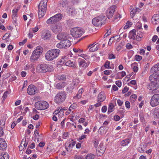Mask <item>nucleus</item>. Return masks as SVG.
Here are the masks:
<instances>
[{
  "instance_id": "nucleus-1",
  "label": "nucleus",
  "mask_w": 159,
  "mask_h": 159,
  "mask_svg": "<svg viewBox=\"0 0 159 159\" xmlns=\"http://www.w3.org/2000/svg\"><path fill=\"white\" fill-rule=\"evenodd\" d=\"M60 50L58 49H53L48 51L45 55L46 59L51 61L56 58L59 56Z\"/></svg>"
},
{
  "instance_id": "nucleus-2",
  "label": "nucleus",
  "mask_w": 159,
  "mask_h": 159,
  "mask_svg": "<svg viewBox=\"0 0 159 159\" xmlns=\"http://www.w3.org/2000/svg\"><path fill=\"white\" fill-rule=\"evenodd\" d=\"M107 18L104 16L100 15L96 17L92 20L93 25L96 26H102L106 23Z\"/></svg>"
},
{
  "instance_id": "nucleus-3",
  "label": "nucleus",
  "mask_w": 159,
  "mask_h": 159,
  "mask_svg": "<svg viewBox=\"0 0 159 159\" xmlns=\"http://www.w3.org/2000/svg\"><path fill=\"white\" fill-rule=\"evenodd\" d=\"M67 94L64 91H61L58 93L54 98V101L58 104H60L63 103L66 99Z\"/></svg>"
},
{
  "instance_id": "nucleus-4",
  "label": "nucleus",
  "mask_w": 159,
  "mask_h": 159,
  "mask_svg": "<svg viewBox=\"0 0 159 159\" xmlns=\"http://www.w3.org/2000/svg\"><path fill=\"white\" fill-rule=\"evenodd\" d=\"M43 52V48L40 46H37L31 55L30 58V61L33 62L37 61Z\"/></svg>"
},
{
  "instance_id": "nucleus-5",
  "label": "nucleus",
  "mask_w": 159,
  "mask_h": 159,
  "mask_svg": "<svg viewBox=\"0 0 159 159\" xmlns=\"http://www.w3.org/2000/svg\"><path fill=\"white\" fill-rule=\"evenodd\" d=\"M47 2L42 1L38 5V16L42 17L45 14L47 9Z\"/></svg>"
},
{
  "instance_id": "nucleus-6",
  "label": "nucleus",
  "mask_w": 159,
  "mask_h": 159,
  "mask_svg": "<svg viewBox=\"0 0 159 159\" xmlns=\"http://www.w3.org/2000/svg\"><path fill=\"white\" fill-rule=\"evenodd\" d=\"M52 70L53 68L51 65L46 64H39L37 67V70L39 72L45 73L47 71H51Z\"/></svg>"
},
{
  "instance_id": "nucleus-7",
  "label": "nucleus",
  "mask_w": 159,
  "mask_h": 159,
  "mask_svg": "<svg viewBox=\"0 0 159 159\" xmlns=\"http://www.w3.org/2000/svg\"><path fill=\"white\" fill-rule=\"evenodd\" d=\"M70 34L75 38L80 37L84 33L83 30L80 28H74L70 30Z\"/></svg>"
},
{
  "instance_id": "nucleus-8",
  "label": "nucleus",
  "mask_w": 159,
  "mask_h": 159,
  "mask_svg": "<svg viewBox=\"0 0 159 159\" xmlns=\"http://www.w3.org/2000/svg\"><path fill=\"white\" fill-rule=\"evenodd\" d=\"M48 103L45 101H39L35 104V108L38 110H44L47 108L49 107Z\"/></svg>"
},
{
  "instance_id": "nucleus-9",
  "label": "nucleus",
  "mask_w": 159,
  "mask_h": 159,
  "mask_svg": "<svg viewBox=\"0 0 159 159\" xmlns=\"http://www.w3.org/2000/svg\"><path fill=\"white\" fill-rule=\"evenodd\" d=\"M62 18V16L60 13L57 14L54 16L50 17L47 21V23L48 24L55 23L59 21Z\"/></svg>"
},
{
  "instance_id": "nucleus-10",
  "label": "nucleus",
  "mask_w": 159,
  "mask_h": 159,
  "mask_svg": "<svg viewBox=\"0 0 159 159\" xmlns=\"http://www.w3.org/2000/svg\"><path fill=\"white\" fill-rule=\"evenodd\" d=\"M150 103L152 107H155L159 104V94H155L151 97Z\"/></svg>"
},
{
  "instance_id": "nucleus-11",
  "label": "nucleus",
  "mask_w": 159,
  "mask_h": 159,
  "mask_svg": "<svg viewBox=\"0 0 159 159\" xmlns=\"http://www.w3.org/2000/svg\"><path fill=\"white\" fill-rule=\"evenodd\" d=\"M116 8V5H113L107 9L106 11V16L108 18H110L113 16Z\"/></svg>"
},
{
  "instance_id": "nucleus-12",
  "label": "nucleus",
  "mask_w": 159,
  "mask_h": 159,
  "mask_svg": "<svg viewBox=\"0 0 159 159\" xmlns=\"http://www.w3.org/2000/svg\"><path fill=\"white\" fill-rule=\"evenodd\" d=\"M148 85V88L150 90H155L158 89L159 84L156 81H151Z\"/></svg>"
},
{
  "instance_id": "nucleus-13",
  "label": "nucleus",
  "mask_w": 159,
  "mask_h": 159,
  "mask_svg": "<svg viewBox=\"0 0 159 159\" xmlns=\"http://www.w3.org/2000/svg\"><path fill=\"white\" fill-rule=\"evenodd\" d=\"M105 148L102 143H100L98 146L96 151V154L97 156H101L105 152Z\"/></svg>"
},
{
  "instance_id": "nucleus-14",
  "label": "nucleus",
  "mask_w": 159,
  "mask_h": 159,
  "mask_svg": "<svg viewBox=\"0 0 159 159\" xmlns=\"http://www.w3.org/2000/svg\"><path fill=\"white\" fill-rule=\"evenodd\" d=\"M75 143L76 142L71 139L69 142L66 143H65V148L67 151L68 152L71 151V149L75 146Z\"/></svg>"
},
{
  "instance_id": "nucleus-15",
  "label": "nucleus",
  "mask_w": 159,
  "mask_h": 159,
  "mask_svg": "<svg viewBox=\"0 0 159 159\" xmlns=\"http://www.w3.org/2000/svg\"><path fill=\"white\" fill-rule=\"evenodd\" d=\"M28 93L30 95L34 94L37 92V89L36 87L33 85H30L28 86L27 90Z\"/></svg>"
},
{
  "instance_id": "nucleus-16",
  "label": "nucleus",
  "mask_w": 159,
  "mask_h": 159,
  "mask_svg": "<svg viewBox=\"0 0 159 159\" xmlns=\"http://www.w3.org/2000/svg\"><path fill=\"white\" fill-rule=\"evenodd\" d=\"M78 62L79 67L83 69L88 67L89 65V62H86L85 60L81 58H79L78 59Z\"/></svg>"
},
{
  "instance_id": "nucleus-17",
  "label": "nucleus",
  "mask_w": 159,
  "mask_h": 159,
  "mask_svg": "<svg viewBox=\"0 0 159 159\" xmlns=\"http://www.w3.org/2000/svg\"><path fill=\"white\" fill-rule=\"evenodd\" d=\"M51 34L48 30H43L42 32L41 38L44 40L49 39L51 36Z\"/></svg>"
},
{
  "instance_id": "nucleus-18",
  "label": "nucleus",
  "mask_w": 159,
  "mask_h": 159,
  "mask_svg": "<svg viewBox=\"0 0 159 159\" xmlns=\"http://www.w3.org/2000/svg\"><path fill=\"white\" fill-rule=\"evenodd\" d=\"M149 80L151 81H156L158 82L159 81V72L153 73L149 76Z\"/></svg>"
},
{
  "instance_id": "nucleus-19",
  "label": "nucleus",
  "mask_w": 159,
  "mask_h": 159,
  "mask_svg": "<svg viewBox=\"0 0 159 159\" xmlns=\"http://www.w3.org/2000/svg\"><path fill=\"white\" fill-rule=\"evenodd\" d=\"M52 31L55 33H57L61 31V28L60 25H55L51 27Z\"/></svg>"
},
{
  "instance_id": "nucleus-20",
  "label": "nucleus",
  "mask_w": 159,
  "mask_h": 159,
  "mask_svg": "<svg viewBox=\"0 0 159 159\" xmlns=\"http://www.w3.org/2000/svg\"><path fill=\"white\" fill-rule=\"evenodd\" d=\"M7 147V145L5 140L2 138H0V150L4 151Z\"/></svg>"
},
{
  "instance_id": "nucleus-21",
  "label": "nucleus",
  "mask_w": 159,
  "mask_h": 159,
  "mask_svg": "<svg viewBox=\"0 0 159 159\" xmlns=\"http://www.w3.org/2000/svg\"><path fill=\"white\" fill-rule=\"evenodd\" d=\"M98 102L104 101L106 99L105 93L102 92L100 93L98 95Z\"/></svg>"
},
{
  "instance_id": "nucleus-22",
  "label": "nucleus",
  "mask_w": 159,
  "mask_h": 159,
  "mask_svg": "<svg viewBox=\"0 0 159 159\" xmlns=\"http://www.w3.org/2000/svg\"><path fill=\"white\" fill-rule=\"evenodd\" d=\"M61 43L63 44L64 48L65 49H66L69 47L71 44L70 41L67 39L61 41Z\"/></svg>"
},
{
  "instance_id": "nucleus-23",
  "label": "nucleus",
  "mask_w": 159,
  "mask_h": 159,
  "mask_svg": "<svg viewBox=\"0 0 159 159\" xmlns=\"http://www.w3.org/2000/svg\"><path fill=\"white\" fill-rule=\"evenodd\" d=\"M66 84V83L65 82H59L55 84V87L57 89H61L63 88Z\"/></svg>"
},
{
  "instance_id": "nucleus-24",
  "label": "nucleus",
  "mask_w": 159,
  "mask_h": 159,
  "mask_svg": "<svg viewBox=\"0 0 159 159\" xmlns=\"http://www.w3.org/2000/svg\"><path fill=\"white\" fill-rule=\"evenodd\" d=\"M65 65L69 67H72L73 68H75L76 66V62L74 61H72L70 60L65 62Z\"/></svg>"
},
{
  "instance_id": "nucleus-25",
  "label": "nucleus",
  "mask_w": 159,
  "mask_h": 159,
  "mask_svg": "<svg viewBox=\"0 0 159 159\" xmlns=\"http://www.w3.org/2000/svg\"><path fill=\"white\" fill-rule=\"evenodd\" d=\"M130 9H132V10L130 11V15L132 18H133L135 14H136L137 12H139L140 10L139 8L132 9V8L131 7H130Z\"/></svg>"
},
{
  "instance_id": "nucleus-26",
  "label": "nucleus",
  "mask_w": 159,
  "mask_h": 159,
  "mask_svg": "<svg viewBox=\"0 0 159 159\" xmlns=\"http://www.w3.org/2000/svg\"><path fill=\"white\" fill-rule=\"evenodd\" d=\"M136 36V30L135 29H133L129 32L128 37L130 39H135Z\"/></svg>"
},
{
  "instance_id": "nucleus-27",
  "label": "nucleus",
  "mask_w": 159,
  "mask_h": 159,
  "mask_svg": "<svg viewBox=\"0 0 159 159\" xmlns=\"http://www.w3.org/2000/svg\"><path fill=\"white\" fill-rule=\"evenodd\" d=\"M58 39L63 40L67 39L66 37V34L63 33H59L58 34L57 37Z\"/></svg>"
},
{
  "instance_id": "nucleus-28",
  "label": "nucleus",
  "mask_w": 159,
  "mask_h": 159,
  "mask_svg": "<svg viewBox=\"0 0 159 159\" xmlns=\"http://www.w3.org/2000/svg\"><path fill=\"white\" fill-rule=\"evenodd\" d=\"M9 156L6 152H2L0 153V159H9Z\"/></svg>"
},
{
  "instance_id": "nucleus-29",
  "label": "nucleus",
  "mask_w": 159,
  "mask_h": 159,
  "mask_svg": "<svg viewBox=\"0 0 159 159\" xmlns=\"http://www.w3.org/2000/svg\"><path fill=\"white\" fill-rule=\"evenodd\" d=\"M159 71V63L152 67L151 69V73H153Z\"/></svg>"
},
{
  "instance_id": "nucleus-30",
  "label": "nucleus",
  "mask_w": 159,
  "mask_h": 159,
  "mask_svg": "<svg viewBox=\"0 0 159 159\" xmlns=\"http://www.w3.org/2000/svg\"><path fill=\"white\" fill-rule=\"evenodd\" d=\"M130 140L129 139H127L123 140L121 142V145L122 146H125L128 145L130 142Z\"/></svg>"
},
{
  "instance_id": "nucleus-31",
  "label": "nucleus",
  "mask_w": 159,
  "mask_h": 159,
  "mask_svg": "<svg viewBox=\"0 0 159 159\" xmlns=\"http://www.w3.org/2000/svg\"><path fill=\"white\" fill-rule=\"evenodd\" d=\"M114 107L113 104L112 103H110L108 106V111L107 113L109 114L113 111V108Z\"/></svg>"
},
{
  "instance_id": "nucleus-32",
  "label": "nucleus",
  "mask_w": 159,
  "mask_h": 159,
  "mask_svg": "<svg viewBox=\"0 0 159 159\" xmlns=\"http://www.w3.org/2000/svg\"><path fill=\"white\" fill-rule=\"evenodd\" d=\"M68 13L71 14V15H73L74 14L75 12V8L69 6L68 7Z\"/></svg>"
},
{
  "instance_id": "nucleus-33",
  "label": "nucleus",
  "mask_w": 159,
  "mask_h": 159,
  "mask_svg": "<svg viewBox=\"0 0 159 159\" xmlns=\"http://www.w3.org/2000/svg\"><path fill=\"white\" fill-rule=\"evenodd\" d=\"M98 50V45L96 44L94 45L89 48V51L90 52H93Z\"/></svg>"
},
{
  "instance_id": "nucleus-34",
  "label": "nucleus",
  "mask_w": 159,
  "mask_h": 159,
  "mask_svg": "<svg viewBox=\"0 0 159 159\" xmlns=\"http://www.w3.org/2000/svg\"><path fill=\"white\" fill-rule=\"evenodd\" d=\"M57 78L59 80H64L66 79V76L64 75H59L57 76Z\"/></svg>"
},
{
  "instance_id": "nucleus-35",
  "label": "nucleus",
  "mask_w": 159,
  "mask_h": 159,
  "mask_svg": "<svg viewBox=\"0 0 159 159\" xmlns=\"http://www.w3.org/2000/svg\"><path fill=\"white\" fill-rule=\"evenodd\" d=\"M76 106L77 105L75 103H73L70 107L68 111L71 112L73 110L75 109L76 108Z\"/></svg>"
},
{
  "instance_id": "nucleus-36",
  "label": "nucleus",
  "mask_w": 159,
  "mask_h": 159,
  "mask_svg": "<svg viewBox=\"0 0 159 159\" xmlns=\"http://www.w3.org/2000/svg\"><path fill=\"white\" fill-rule=\"evenodd\" d=\"M95 157V155L92 153L88 154L85 157L86 159H93Z\"/></svg>"
},
{
  "instance_id": "nucleus-37",
  "label": "nucleus",
  "mask_w": 159,
  "mask_h": 159,
  "mask_svg": "<svg viewBox=\"0 0 159 159\" xmlns=\"http://www.w3.org/2000/svg\"><path fill=\"white\" fill-rule=\"evenodd\" d=\"M18 9L15 8L13 9L12 11V17H15L17 15V12L18 11Z\"/></svg>"
},
{
  "instance_id": "nucleus-38",
  "label": "nucleus",
  "mask_w": 159,
  "mask_h": 159,
  "mask_svg": "<svg viewBox=\"0 0 159 159\" xmlns=\"http://www.w3.org/2000/svg\"><path fill=\"white\" fill-rule=\"evenodd\" d=\"M79 56H80L82 57L83 58L85 59V60H87L88 59H89L90 57L88 55L84 54H82L80 55H79Z\"/></svg>"
},
{
  "instance_id": "nucleus-39",
  "label": "nucleus",
  "mask_w": 159,
  "mask_h": 159,
  "mask_svg": "<svg viewBox=\"0 0 159 159\" xmlns=\"http://www.w3.org/2000/svg\"><path fill=\"white\" fill-rule=\"evenodd\" d=\"M10 34L9 33H6L3 36L2 38V39L3 40H6L7 39L9 38L10 37Z\"/></svg>"
},
{
  "instance_id": "nucleus-40",
  "label": "nucleus",
  "mask_w": 159,
  "mask_h": 159,
  "mask_svg": "<svg viewBox=\"0 0 159 159\" xmlns=\"http://www.w3.org/2000/svg\"><path fill=\"white\" fill-rule=\"evenodd\" d=\"M105 67L107 69L111 68L110 66V62L107 61L104 64Z\"/></svg>"
},
{
  "instance_id": "nucleus-41",
  "label": "nucleus",
  "mask_w": 159,
  "mask_h": 159,
  "mask_svg": "<svg viewBox=\"0 0 159 159\" xmlns=\"http://www.w3.org/2000/svg\"><path fill=\"white\" fill-rule=\"evenodd\" d=\"M73 50L75 52H78L79 53L82 52H83V49H80L79 48H73Z\"/></svg>"
},
{
  "instance_id": "nucleus-42",
  "label": "nucleus",
  "mask_w": 159,
  "mask_h": 159,
  "mask_svg": "<svg viewBox=\"0 0 159 159\" xmlns=\"http://www.w3.org/2000/svg\"><path fill=\"white\" fill-rule=\"evenodd\" d=\"M82 89H80L79 90L78 93L77 94V97H78V98H80L82 93Z\"/></svg>"
},
{
  "instance_id": "nucleus-43",
  "label": "nucleus",
  "mask_w": 159,
  "mask_h": 159,
  "mask_svg": "<svg viewBox=\"0 0 159 159\" xmlns=\"http://www.w3.org/2000/svg\"><path fill=\"white\" fill-rule=\"evenodd\" d=\"M64 115V111L63 108H61L59 110V116L61 117Z\"/></svg>"
},
{
  "instance_id": "nucleus-44",
  "label": "nucleus",
  "mask_w": 159,
  "mask_h": 159,
  "mask_svg": "<svg viewBox=\"0 0 159 159\" xmlns=\"http://www.w3.org/2000/svg\"><path fill=\"white\" fill-rule=\"evenodd\" d=\"M142 57L141 56L136 55L135 56V59L137 61H139L142 59Z\"/></svg>"
},
{
  "instance_id": "nucleus-45",
  "label": "nucleus",
  "mask_w": 159,
  "mask_h": 159,
  "mask_svg": "<svg viewBox=\"0 0 159 159\" xmlns=\"http://www.w3.org/2000/svg\"><path fill=\"white\" fill-rule=\"evenodd\" d=\"M61 41L60 43H58L57 45V47L60 49H61L64 48L63 46V44H62Z\"/></svg>"
},
{
  "instance_id": "nucleus-46",
  "label": "nucleus",
  "mask_w": 159,
  "mask_h": 159,
  "mask_svg": "<svg viewBox=\"0 0 159 159\" xmlns=\"http://www.w3.org/2000/svg\"><path fill=\"white\" fill-rule=\"evenodd\" d=\"M103 72L105 75H109L112 73V71L110 70H105Z\"/></svg>"
},
{
  "instance_id": "nucleus-47",
  "label": "nucleus",
  "mask_w": 159,
  "mask_h": 159,
  "mask_svg": "<svg viewBox=\"0 0 159 159\" xmlns=\"http://www.w3.org/2000/svg\"><path fill=\"white\" fill-rule=\"evenodd\" d=\"M74 89V86L72 85V84H70L69 85L68 87L67 88V90H70L71 91H72V90L73 89Z\"/></svg>"
},
{
  "instance_id": "nucleus-48",
  "label": "nucleus",
  "mask_w": 159,
  "mask_h": 159,
  "mask_svg": "<svg viewBox=\"0 0 159 159\" xmlns=\"http://www.w3.org/2000/svg\"><path fill=\"white\" fill-rule=\"evenodd\" d=\"M137 98V96L135 94L132 95L130 97V98L133 101H134Z\"/></svg>"
},
{
  "instance_id": "nucleus-49",
  "label": "nucleus",
  "mask_w": 159,
  "mask_h": 159,
  "mask_svg": "<svg viewBox=\"0 0 159 159\" xmlns=\"http://www.w3.org/2000/svg\"><path fill=\"white\" fill-rule=\"evenodd\" d=\"M129 89V88L128 87L125 86L122 91V93L123 94L125 93L128 91Z\"/></svg>"
},
{
  "instance_id": "nucleus-50",
  "label": "nucleus",
  "mask_w": 159,
  "mask_h": 159,
  "mask_svg": "<svg viewBox=\"0 0 159 159\" xmlns=\"http://www.w3.org/2000/svg\"><path fill=\"white\" fill-rule=\"evenodd\" d=\"M116 58L115 56L112 53L108 55V58L110 59H115Z\"/></svg>"
},
{
  "instance_id": "nucleus-51",
  "label": "nucleus",
  "mask_w": 159,
  "mask_h": 159,
  "mask_svg": "<svg viewBox=\"0 0 159 159\" xmlns=\"http://www.w3.org/2000/svg\"><path fill=\"white\" fill-rule=\"evenodd\" d=\"M126 48L128 49H130L133 48L132 46L130 43H128L126 45Z\"/></svg>"
},
{
  "instance_id": "nucleus-52",
  "label": "nucleus",
  "mask_w": 159,
  "mask_h": 159,
  "mask_svg": "<svg viewBox=\"0 0 159 159\" xmlns=\"http://www.w3.org/2000/svg\"><path fill=\"white\" fill-rule=\"evenodd\" d=\"M114 17H115V19H118V18H120L121 17V15H120L119 13H116L114 15Z\"/></svg>"
},
{
  "instance_id": "nucleus-53",
  "label": "nucleus",
  "mask_w": 159,
  "mask_h": 159,
  "mask_svg": "<svg viewBox=\"0 0 159 159\" xmlns=\"http://www.w3.org/2000/svg\"><path fill=\"white\" fill-rule=\"evenodd\" d=\"M114 37H113L111 38L109 40V42L108 43V44L109 45H111L113 41V40L114 39Z\"/></svg>"
},
{
  "instance_id": "nucleus-54",
  "label": "nucleus",
  "mask_w": 159,
  "mask_h": 159,
  "mask_svg": "<svg viewBox=\"0 0 159 159\" xmlns=\"http://www.w3.org/2000/svg\"><path fill=\"white\" fill-rule=\"evenodd\" d=\"M69 136V133L68 132H64L63 136L64 139H66Z\"/></svg>"
},
{
  "instance_id": "nucleus-55",
  "label": "nucleus",
  "mask_w": 159,
  "mask_h": 159,
  "mask_svg": "<svg viewBox=\"0 0 159 159\" xmlns=\"http://www.w3.org/2000/svg\"><path fill=\"white\" fill-rule=\"evenodd\" d=\"M27 40V39H24L22 42H20L19 43V45H21L24 44Z\"/></svg>"
},
{
  "instance_id": "nucleus-56",
  "label": "nucleus",
  "mask_w": 159,
  "mask_h": 159,
  "mask_svg": "<svg viewBox=\"0 0 159 159\" xmlns=\"http://www.w3.org/2000/svg\"><path fill=\"white\" fill-rule=\"evenodd\" d=\"M125 107L128 108H129L130 107V103L128 101H126L125 102Z\"/></svg>"
},
{
  "instance_id": "nucleus-57",
  "label": "nucleus",
  "mask_w": 159,
  "mask_h": 159,
  "mask_svg": "<svg viewBox=\"0 0 159 159\" xmlns=\"http://www.w3.org/2000/svg\"><path fill=\"white\" fill-rule=\"evenodd\" d=\"M8 93V91H6L4 93L3 95L2 96V98H3V100H4L5 99H6L7 96V94Z\"/></svg>"
},
{
  "instance_id": "nucleus-58",
  "label": "nucleus",
  "mask_w": 159,
  "mask_h": 159,
  "mask_svg": "<svg viewBox=\"0 0 159 159\" xmlns=\"http://www.w3.org/2000/svg\"><path fill=\"white\" fill-rule=\"evenodd\" d=\"M116 84L119 87H120L121 86V82L119 80H117L116 82Z\"/></svg>"
},
{
  "instance_id": "nucleus-59",
  "label": "nucleus",
  "mask_w": 159,
  "mask_h": 159,
  "mask_svg": "<svg viewBox=\"0 0 159 159\" xmlns=\"http://www.w3.org/2000/svg\"><path fill=\"white\" fill-rule=\"evenodd\" d=\"M107 110V107L106 106H103L102 108V112H105Z\"/></svg>"
},
{
  "instance_id": "nucleus-60",
  "label": "nucleus",
  "mask_w": 159,
  "mask_h": 159,
  "mask_svg": "<svg viewBox=\"0 0 159 159\" xmlns=\"http://www.w3.org/2000/svg\"><path fill=\"white\" fill-rule=\"evenodd\" d=\"M139 116L140 119V120L141 121H143L144 119V115L142 113H140L139 115Z\"/></svg>"
},
{
  "instance_id": "nucleus-61",
  "label": "nucleus",
  "mask_w": 159,
  "mask_h": 159,
  "mask_svg": "<svg viewBox=\"0 0 159 159\" xmlns=\"http://www.w3.org/2000/svg\"><path fill=\"white\" fill-rule=\"evenodd\" d=\"M112 89L114 91H116L118 90V88L114 84L112 87Z\"/></svg>"
},
{
  "instance_id": "nucleus-62",
  "label": "nucleus",
  "mask_w": 159,
  "mask_h": 159,
  "mask_svg": "<svg viewBox=\"0 0 159 159\" xmlns=\"http://www.w3.org/2000/svg\"><path fill=\"white\" fill-rule=\"evenodd\" d=\"M35 147V143L34 142H33L31 145L28 146V148H30L31 149H33Z\"/></svg>"
},
{
  "instance_id": "nucleus-63",
  "label": "nucleus",
  "mask_w": 159,
  "mask_h": 159,
  "mask_svg": "<svg viewBox=\"0 0 159 159\" xmlns=\"http://www.w3.org/2000/svg\"><path fill=\"white\" fill-rule=\"evenodd\" d=\"M117 102L119 106H121L123 103V102L120 99H118L117 101Z\"/></svg>"
},
{
  "instance_id": "nucleus-64",
  "label": "nucleus",
  "mask_w": 159,
  "mask_h": 159,
  "mask_svg": "<svg viewBox=\"0 0 159 159\" xmlns=\"http://www.w3.org/2000/svg\"><path fill=\"white\" fill-rule=\"evenodd\" d=\"M120 118V117L118 115H116L114 116V119L116 121H118Z\"/></svg>"
}]
</instances>
